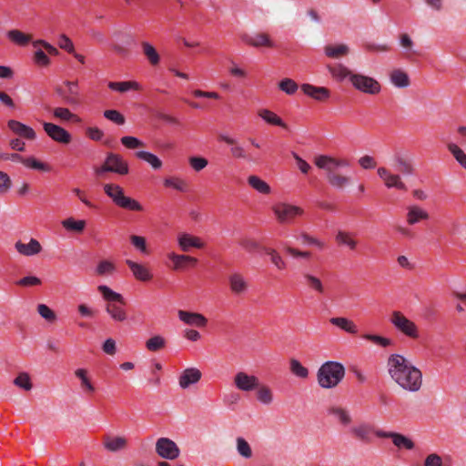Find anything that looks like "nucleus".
<instances>
[{
    "label": "nucleus",
    "mask_w": 466,
    "mask_h": 466,
    "mask_svg": "<svg viewBox=\"0 0 466 466\" xmlns=\"http://www.w3.org/2000/svg\"><path fill=\"white\" fill-rule=\"evenodd\" d=\"M315 165L326 172L329 184L338 189H342L351 182L350 177L338 172L339 167H350V161L345 158H336L328 155H319L314 158Z\"/></svg>",
    "instance_id": "2"
},
{
    "label": "nucleus",
    "mask_w": 466,
    "mask_h": 466,
    "mask_svg": "<svg viewBox=\"0 0 466 466\" xmlns=\"http://www.w3.org/2000/svg\"><path fill=\"white\" fill-rule=\"evenodd\" d=\"M262 250L268 256L271 264L278 270H285L287 268L286 260L277 249L269 247H262Z\"/></svg>",
    "instance_id": "34"
},
{
    "label": "nucleus",
    "mask_w": 466,
    "mask_h": 466,
    "mask_svg": "<svg viewBox=\"0 0 466 466\" xmlns=\"http://www.w3.org/2000/svg\"><path fill=\"white\" fill-rule=\"evenodd\" d=\"M62 226L69 231L80 233L86 228L85 220H76L74 218H68L62 221Z\"/></svg>",
    "instance_id": "51"
},
{
    "label": "nucleus",
    "mask_w": 466,
    "mask_h": 466,
    "mask_svg": "<svg viewBox=\"0 0 466 466\" xmlns=\"http://www.w3.org/2000/svg\"><path fill=\"white\" fill-rule=\"evenodd\" d=\"M303 279L307 286L312 290L319 294H323L325 292V287L319 278L309 273H304Z\"/></svg>",
    "instance_id": "44"
},
{
    "label": "nucleus",
    "mask_w": 466,
    "mask_h": 466,
    "mask_svg": "<svg viewBox=\"0 0 466 466\" xmlns=\"http://www.w3.org/2000/svg\"><path fill=\"white\" fill-rule=\"evenodd\" d=\"M66 89L57 87L56 93L63 98L64 102L69 106H77L80 103L79 86L76 81H65Z\"/></svg>",
    "instance_id": "12"
},
{
    "label": "nucleus",
    "mask_w": 466,
    "mask_h": 466,
    "mask_svg": "<svg viewBox=\"0 0 466 466\" xmlns=\"http://www.w3.org/2000/svg\"><path fill=\"white\" fill-rule=\"evenodd\" d=\"M15 248L19 254L26 257L37 255L42 251V246L35 238H31L27 244L18 240L15 243Z\"/></svg>",
    "instance_id": "24"
},
{
    "label": "nucleus",
    "mask_w": 466,
    "mask_h": 466,
    "mask_svg": "<svg viewBox=\"0 0 466 466\" xmlns=\"http://www.w3.org/2000/svg\"><path fill=\"white\" fill-rule=\"evenodd\" d=\"M165 346L166 339L160 335L153 336L146 341L147 349L153 352L162 350Z\"/></svg>",
    "instance_id": "53"
},
{
    "label": "nucleus",
    "mask_w": 466,
    "mask_h": 466,
    "mask_svg": "<svg viewBox=\"0 0 466 466\" xmlns=\"http://www.w3.org/2000/svg\"><path fill=\"white\" fill-rule=\"evenodd\" d=\"M43 128H44L45 132L46 133V135L52 140H54L57 143L66 145V144H69L72 140L71 134L67 130H66L65 128H63L62 127H60L58 125H56L53 123H48V122H44Z\"/></svg>",
    "instance_id": "14"
},
{
    "label": "nucleus",
    "mask_w": 466,
    "mask_h": 466,
    "mask_svg": "<svg viewBox=\"0 0 466 466\" xmlns=\"http://www.w3.org/2000/svg\"><path fill=\"white\" fill-rule=\"evenodd\" d=\"M136 156L146 162H147L152 168L159 169L162 167V161L154 154L147 151H138Z\"/></svg>",
    "instance_id": "47"
},
{
    "label": "nucleus",
    "mask_w": 466,
    "mask_h": 466,
    "mask_svg": "<svg viewBox=\"0 0 466 466\" xmlns=\"http://www.w3.org/2000/svg\"><path fill=\"white\" fill-rule=\"evenodd\" d=\"M107 172L125 176L129 173L128 162L119 154L107 153L103 164L94 167V173L97 177H103Z\"/></svg>",
    "instance_id": "6"
},
{
    "label": "nucleus",
    "mask_w": 466,
    "mask_h": 466,
    "mask_svg": "<svg viewBox=\"0 0 466 466\" xmlns=\"http://www.w3.org/2000/svg\"><path fill=\"white\" fill-rule=\"evenodd\" d=\"M236 449L238 453L244 459H250L252 457L251 447L243 437L236 439Z\"/></svg>",
    "instance_id": "50"
},
{
    "label": "nucleus",
    "mask_w": 466,
    "mask_h": 466,
    "mask_svg": "<svg viewBox=\"0 0 466 466\" xmlns=\"http://www.w3.org/2000/svg\"><path fill=\"white\" fill-rule=\"evenodd\" d=\"M164 186L173 187L180 192H186L188 189V184L186 180L175 177L166 178L164 180Z\"/></svg>",
    "instance_id": "52"
},
{
    "label": "nucleus",
    "mask_w": 466,
    "mask_h": 466,
    "mask_svg": "<svg viewBox=\"0 0 466 466\" xmlns=\"http://www.w3.org/2000/svg\"><path fill=\"white\" fill-rule=\"evenodd\" d=\"M167 257L173 262L172 268L174 270H178V269L182 268L183 264L185 262L196 264L198 261L197 258H195L193 257L187 256V255H178L174 252L167 254Z\"/></svg>",
    "instance_id": "41"
},
{
    "label": "nucleus",
    "mask_w": 466,
    "mask_h": 466,
    "mask_svg": "<svg viewBox=\"0 0 466 466\" xmlns=\"http://www.w3.org/2000/svg\"><path fill=\"white\" fill-rule=\"evenodd\" d=\"M289 370L293 375L299 379L305 380L309 377V370L296 359L289 360Z\"/></svg>",
    "instance_id": "49"
},
{
    "label": "nucleus",
    "mask_w": 466,
    "mask_h": 466,
    "mask_svg": "<svg viewBox=\"0 0 466 466\" xmlns=\"http://www.w3.org/2000/svg\"><path fill=\"white\" fill-rule=\"evenodd\" d=\"M390 80L398 88H406L410 85L409 75L400 68H395L390 73Z\"/></svg>",
    "instance_id": "31"
},
{
    "label": "nucleus",
    "mask_w": 466,
    "mask_h": 466,
    "mask_svg": "<svg viewBox=\"0 0 466 466\" xmlns=\"http://www.w3.org/2000/svg\"><path fill=\"white\" fill-rule=\"evenodd\" d=\"M392 325L404 335L417 339L419 337L416 324L406 318L400 311H393L390 317Z\"/></svg>",
    "instance_id": "9"
},
{
    "label": "nucleus",
    "mask_w": 466,
    "mask_h": 466,
    "mask_svg": "<svg viewBox=\"0 0 466 466\" xmlns=\"http://www.w3.org/2000/svg\"><path fill=\"white\" fill-rule=\"evenodd\" d=\"M104 116L117 125H124L126 121L124 116L119 111L115 109H108L104 111Z\"/></svg>",
    "instance_id": "60"
},
{
    "label": "nucleus",
    "mask_w": 466,
    "mask_h": 466,
    "mask_svg": "<svg viewBox=\"0 0 466 466\" xmlns=\"http://www.w3.org/2000/svg\"><path fill=\"white\" fill-rule=\"evenodd\" d=\"M233 381L238 390L252 391L258 388L259 380L258 377L245 371H238L235 374Z\"/></svg>",
    "instance_id": "15"
},
{
    "label": "nucleus",
    "mask_w": 466,
    "mask_h": 466,
    "mask_svg": "<svg viewBox=\"0 0 466 466\" xmlns=\"http://www.w3.org/2000/svg\"><path fill=\"white\" fill-rule=\"evenodd\" d=\"M156 452L166 460H175L180 454V450L175 441L168 438H159L156 442Z\"/></svg>",
    "instance_id": "10"
},
{
    "label": "nucleus",
    "mask_w": 466,
    "mask_h": 466,
    "mask_svg": "<svg viewBox=\"0 0 466 466\" xmlns=\"http://www.w3.org/2000/svg\"><path fill=\"white\" fill-rule=\"evenodd\" d=\"M103 190L116 206L130 211L143 210V206L137 200L127 197L124 188L119 185L106 183L103 185Z\"/></svg>",
    "instance_id": "5"
},
{
    "label": "nucleus",
    "mask_w": 466,
    "mask_h": 466,
    "mask_svg": "<svg viewBox=\"0 0 466 466\" xmlns=\"http://www.w3.org/2000/svg\"><path fill=\"white\" fill-rule=\"evenodd\" d=\"M329 322L332 325L345 330L346 332H348L350 334H356L358 332L356 324L352 320H350L347 318H343V317L331 318L329 319Z\"/></svg>",
    "instance_id": "38"
},
{
    "label": "nucleus",
    "mask_w": 466,
    "mask_h": 466,
    "mask_svg": "<svg viewBox=\"0 0 466 466\" xmlns=\"http://www.w3.org/2000/svg\"><path fill=\"white\" fill-rule=\"evenodd\" d=\"M37 312L43 319L49 322H53L56 319V313L45 304H39L37 306Z\"/></svg>",
    "instance_id": "62"
},
{
    "label": "nucleus",
    "mask_w": 466,
    "mask_h": 466,
    "mask_svg": "<svg viewBox=\"0 0 466 466\" xmlns=\"http://www.w3.org/2000/svg\"><path fill=\"white\" fill-rule=\"evenodd\" d=\"M53 115L56 118H58L62 121H72L76 123H79L81 121V118L78 116L72 113L66 107H55L53 109Z\"/></svg>",
    "instance_id": "42"
},
{
    "label": "nucleus",
    "mask_w": 466,
    "mask_h": 466,
    "mask_svg": "<svg viewBox=\"0 0 466 466\" xmlns=\"http://www.w3.org/2000/svg\"><path fill=\"white\" fill-rule=\"evenodd\" d=\"M272 210L278 221L282 224H291L304 214L303 208L288 203H279L273 206Z\"/></svg>",
    "instance_id": "7"
},
{
    "label": "nucleus",
    "mask_w": 466,
    "mask_h": 466,
    "mask_svg": "<svg viewBox=\"0 0 466 466\" xmlns=\"http://www.w3.org/2000/svg\"><path fill=\"white\" fill-rule=\"evenodd\" d=\"M327 69L333 78L340 82L345 78H349L350 81V76L354 75L353 72L342 64L328 65Z\"/></svg>",
    "instance_id": "35"
},
{
    "label": "nucleus",
    "mask_w": 466,
    "mask_h": 466,
    "mask_svg": "<svg viewBox=\"0 0 466 466\" xmlns=\"http://www.w3.org/2000/svg\"><path fill=\"white\" fill-rule=\"evenodd\" d=\"M300 87L305 95L318 101H326L330 96V91L324 86H315L310 84H303Z\"/></svg>",
    "instance_id": "25"
},
{
    "label": "nucleus",
    "mask_w": 466,
    "mask_h": 466,
    "mask_svg": "<svg viewBox=\"0 0 466 466\" xmlns=\"http://www.w3.org/2000/svg\"><path fill=\"white\" fill-rule=\"evenodd\" d=\"M177 315L181 321L189 326L204 328L208 324V319L204 315L198 312H190L180 309L178 310Z\"/></svg>",
    "instance_id": "18"
},
{
    "label": "nucleus",
    "mask_w": 466,
    "mask_h": 466,
    "mask_svg": "<svg viewBox=\"0 0 466 466\" xmlns=\"http://www.w3.org/2000/svg\"><path fill=\"white\" fill-rule=\"evenodd\" d=\"M335 240L338 245L345 246L350 250H355L358 246V240L354 238L353 233L346 230H338L335 235Z\"/></svg>",
    "instance_id": "32"
},
{
    "label": "nucleus",
    "mask_w": 466,
    "mask_h": 466,
    "mask_svg": "<svg viewBox=\"0 0 466 466\" xmlns=\"http://www.w3.org/2000/svg\"><path fill=\"white\" fill-rule=\"evenodd\" d=\"M103 445L108 451L116 452L127 448V440L122 436L111 437L109 435H105L103 437Z\"/></svg>",
    "instance_id": "29"
},
{
    "label": "nucleus",
    "mask_w": 466,
    "mask_h": 466,
    "mask_svg": "<svg viewBox=\"0 0 466 466\" xmlns=\"http://www.w3.org/2000/svg\"><path fill=\"white\" fill-rule=\"evenodd\" d=\"M350 83L355 89L368 95H377L381 90L380 84L375 78L360 73L350 76Z\"/></svg>",
    "instance_id": "8"
},
{
    "label": "nucleus",
    "mask_w": 466,
    "mask_h": 466,
    "mask_svg": "<svg viewBox=\"0 0 466 466\" xmlns=\"http://www.w3.org/2000/svg\"><path fill=\"white\" fill-rule=\"evenodd\" d=\"M407 223L409 225H415L421 220H426L429 218V213L422 209L420 207L413 205L408 208L407 212Z\"/></svg>",
    "instance_id": "33"
},
{
    "label": "nucleus",
    "mask_w": 466,
    "mask_h": 466,
    "mask_svg": "<svg viewBox=\"0 0 466 466\" xmlns=\"http://www.w3.org/2000/svg\"><path fill=\"white\" fill-rule=\"evenodd\" d=\"M323 51L325 56L329 58L340 59L350 54V48L347 44L343 43L329 44L324 46Z\"/></svg>",
    "instance_id": "27"
},
{
    "label": "nucleus",
    "mask_w": 466,
    "mask_h": 466,
    "mask_svg": "<svg viewBox=\"0 0 466 466\" xmlns=\"http://www.w3.org/2000/svg\"><path fill=\"white\" fill-rule=\"evenodd\" d=\"M448 151L452 155L456 161L466 169V154L465 152L455 143L448 142L446 144Z\"/></svg>",
    "instance_id": "43"
},
{
    "label": "nucleus",
    "mask_w": 466,
    "mask_h": 466,
    "mask_svg": "<svg viewBox=\"0 0 466 466\" xmlns=\"http://www.w3.org/2000/svg\"><path fill=\"white\" fill-rule=\"evenodd\" d=\"M75 375L81 380V388L87 392L93 393L96 389L92 384L91 380L87 377V371L85 369H77L75 371Z\"/></svg>",
    "instance_id": "48"
},
{
    "label": "nucleus",
    "mask_w": 466,
    "mask_h": 466,
    "mask_svg": "<svg viewBox=\"0 0 466 466\" xmlns=\"http://www.w3.org/2000/svg\"><path fill=\"white\" fill-rule=\"evenodd\" d=\"M218 139L231 146L230 153L234 158L254 161L253 157L246 152L245 148L235 138L220 134Z\"/></svg>",
    "instance_id": "17"
},
{
    "label": "nucleus",
    "mask_w": 466,
    "mask_h": 466,
    "mask_svg": "<svg viewBox=\"0 0 466 466\" xmlns=\"http://www.w3.org/2000/svg\"><path fill=\"white\" fill-rule=\"evenodd\" d=\"M375 435L381 439H390L398 449L413 450L415 443L409 437L395 431H377Z\"/></svg>",
    "instance_id": "13"
},
{
    "label": "nucleus",
    "mask_w": 466,
    "mask_h": 466,
    "mask_svg": "<svg viewBox=\"0 0 466 466\" xmlns=\"http://www.w3.org/2000/svg\"><path fill=\"white\" fill-rule=\"evenodd\" d=\"M239 245L248 252H253L258 249H262L259 243L249 237H244L239 240Z\"/></svg>",
    "instance_id": "59"
},
{
    "label": "nucleus",
    "mask_w": 466,
    "mask_h": 466,
    "mask_svg": "<svg viewBox=\"0 0 466 466\" xmlns=\"http://www.w3.org/2000/svg\"><path fill=\"white\" fill-rule=\"evenodd\" d=\"M188 162L190 167L197 172L204 169L208 164V160L202 157H190Z\"/></svg>",
    "instance_id": "63"
},
{
    "label": "nucleus",
    "mask_w": 466,
    "mask_h": 466,
    "mask_svg": "<svg viewBox=\"0 0 466 466\" xmlns=\"http://www.w3.org/2000/svg\"><path fill=\"white\" fill-rule=\"evenodd\" d=\"M177 241L179 248L184 252L189 251L191 248H202L204 247V242L199 238L187 233L180 234Z\"/></svg>",
    "instance_id": "30"
},
{
    "label": "nucleus",
    "mask_w": 466,
    "mask_h": 466,
    "mask_svg": "<svg viewBox=\"0 0 466 466\" xmlns=\"http://www.w3.org/2000/svg\"><path fill=\"white\" fill-rule=\"evenodd\" d=\"M125 262L128 266L136 279L143 282H147L152 279L153 274L146 265L135 262L131 259H127Z\"/></svg>",
    "instance_id": "19"
},
{
    "label": "nucleus",
    "mask_w": 466,
    "mask_h": 466,
    "mask_svg": "<svg viewBox=\"0 0 466 466\" xmlns=\"http://www.w3.org/2000/svg\"><path fill=\"white\" fill-rule=\"evenodd\" d=\"M258 116L270 125L279 126L282 127H287L286 124L279 116H277L274 112L268 109H260L258 111Z\"/></svg>",
    "instance_id": "45"
},
{
    "label": "nucleus",
    "mask_w": 466,
    "mask_h": 466,
    "mask_svg": "<svg viewBox=\"0 0 466 466\" xmlns=\"http://www.w3.org/2000/svg\"><path fill=\"white\" fill-rule=\"evenodd\" d=\"M202 377L201 371L197 368H187L180 374L178 378L179 387L183 390L198 383Z\"/></svg>",
    "instance_id": "21"
},
{
    "label": "nucleus",
    "mask_w": 466,
    "mask_h": 466,
    "mask_svg": "<svg viewBox=\"0 0 466 466\" xmlns=\"http://www.w3.org/2000/svg\"><path fill=\"white\" fill-rule=\"evenodd\" d=\"M228 284L231 292L240 296L245 294L248 289V283L240 273H232L228 277Z\"/></svg>",
    "instance_id": "23"
},
{
    "label": "nucleus",
    "mask_w": 466,
    "mask_h": 466,
    "mask_svg": "<svg viewBox=\"0 0 466 466\" xmlns=\"http://www.w3.org/2000/svg\"><path fill=\"white\" fill-rule=\"evenodd\" d=\"M361 338L382 348H387L392 344L391 339L375 334H363Z\"/></svg>",
    "instance_id": "56"
},
{
    "label": "nucleus",
    "mask_w": 466,
    "mask_h": 466,
    "mask_svg": "<svg viewBox=\"0 0 466 466\" xmlns=\"http://www.w3.org/2000/svg\"><path fill=\"white\" fill-rule=\"evenodd\" d=\"M97 290L103 296L104 299L107 301L106 305V311L116 321H124L127 319V313L121 307L126 304L123 296L112 290L106 285L97 287Z\"/></svg>",
    "instance_id": "4"
},
{
    "label": "nucleus",
    "mask_w": 466,
    "mask_h": 466,
    "mask_svg": "<svg viewBox=\"0 0 466 466\" xmlns=\"http://www.w3.org/2000/svg\"><path fill=\"white\" fill-rule=\"evenodd\" d=\"M242 40L246 44L254 47L265 46L272 48L275 46L274 42L271 40L270 36L266 33H257L253 35H244L242 36Z\"/></svg>",
    "instance_id": "22"
},
{
    "label": "nucleus",
    "mask_w": 466,
    "mask_h": 466,
    "mask_svg": "<svg viewBox=\"0 0 466 466\" xmlns=\"http://www.w3.org/2000/svg\"><path fill=\"white\" fill-rule=\"evenodd\" d=\"M329 415L332 416L341 426L347 427L352 422L350 411L341 406H330L328 409Z\"/></svg>",
    "instance_id": "26"
},
{
    "label": "nucleus",
    "mask_w": 466,
    "mask_h": 466,
    "mask_svg": "<svg viewBox=\"0 0 466 466\" xmlns=\"http://www.w3.org/2000/svg\"><path fill=\"white\" fill-rule=\"evenodd\" d=\"M345 376L344 366L337 361L323 363L317 372V380L323 389H332L339 385Z\"/></svg>",
    "instance_id": "3"
},
{
    "label": "nucleus",
    "mask_w": 466,
    "mask_h": 466,
    "mask_svg": "<svg viewBox=\"0 0 466 466\" xmlns=\"http://www.w3.org/2000/svg\"><path fill=\"white\" fill-rule=\"evenodd\" d=\"M130 241L132 245L143 254H148L146 238L141 236L131 235Z\"/></svg>",
    "instance_id": "61"
},
{
    "label": "nucleus",
    "mask_w": 466,
    "mask_h": 466,
    "mask_svg": "<svg viewBox=\"0 0 466 466\" xmlns=\"http://www.w3.org/2000/svg\"><path fill=\"white\" fill-rule=\"evenodd\" d=\"M14 384L25 390H30L33 387L30 376L26 372H21L14 380Z\"/></svg>",
    "instance_id": "58"
},
{
    "label": "nucleus",
    "mask_w": 466,
    "mask_h": 466,
    "mask_svg": "<svg viewBox=\"0 0 466 466\" xmlns=\"http://www.w3.org/2000/svg\"><path fill=\"white\" fill-rule=\"evenodd\" d=\"M377 174L382 179L387 188H396L407 190V186L403 182L400 174L392 173L389 168L380 167L377 169Z\"/></svg>",
    "instance_id": "11"
},
{
    "label": "nucleus",
    "mask_w": 466,
    "mask_h": 466,
    "mask_svg": "<svg viewBox=\"0 0 466 466\" xmlns=\"http://www.w3.org/2000/svg\"><path fill=\"white\" fill-rule=\"evenodd\" d=\"M116 271V266L113 262L104 259L98 262L96 272L99 276L111 275Z\"/></svg>",
    "instance_id": "55"
},
{
    "label": "nucleus",
    "mask_w": 466,
    "mask_h": 466,
    "mask_svg": "<svg viewBox=\"0 0 466 466\" xmlns=\"http://www.w3.org/2000/svg\"><path fill=\"white\" fill-rule=\"evenodd\" d=\"M279 88L287 95H294L297 92L299 86L293 79L284 78L279 83Z\"/></svg>",
    "instance_id": "57"
},
{
    "label": "nucleus",
    "mask_w": 466,
    "mask_h": 466,
    "mask_svg": "<svg viewBox=\"0 0 466 466\" xmlns=\"http://www.w3.org/2000/svg\"><path fill=\"white\" fill-rule=\"evenodd\" d=\"M248 182L250 187H252L255 190L261 194L270 193V187L268 186V184L262 180L258 176H249L248 178Z\"/></svg>",
    "instance_id": "46"
},
{
    "label": "nucleus",
    "mask_w": 466,
    "mask_h": 466,
    "mask_svg": "<svg viewBox=\"0 0 466 466\" xmlns=\"http://www.w3.org/2000/svg\"><path fill=\"white\" fill-rule=\"evenodd\" d=\"M24 166L28 168L43 172H49L51 170L50 167L47 164L37 160L34 157H25L24 161Z\"/></svg>",
    "instance_id": "54"
},
{
    "label": "nucleus",
    "mask_w": 466,
    "mask_h": 466,
    "mask_svg": "<svg viewBox=\"0 0 466 466\" xmlns=\"http://www.w3.org/2000/svg\"><path fill=\"white\" fill-rule=\"evenodd\" d=\"M371 424L368 422H360L350 428V432L351 436L365 444H370L372 441V434H375L377 431Z\"/></svg>",
    "instance_id": "16"
},
{
    "label": "nucleus",
    "mask_w": 466,
    "mask_h": 466,
    "mask_svg": "<svg viewBox=\"0 0 466 466\" xmlns=\"http://www.w3.org/2000/svg\"><path fill=\"white\" fill-rule=\"evenodd\" d=\"M108 87L111 90L126 93L129 90H140L141 86L136 81L109 82Z\"/></svg>",
    "instance_id": "39"
},
{
    "label": "nucleus",
    "mask_w": 466,
    "mask_h": 466,
    "mask_svg": "<svg viewBox=\"0 0 466 466\" xmlns=\"http://www.w3.org/2000/svg\"><path fill=\"white\" fill-rule=\"evenodd\" d=\"M57 45L61 49H64L70 54H73L75 51L73 42L65 34H62L59 35L58 40H57Z\"/></svg>",
    "instance_id": "64"
},
{
    "label": "nucleus",
    "mask_w": 466,
    "mask_h": 466,
    "mask_svg": "<svg viewBox=\"0 0 466 466\" xmlns=\"http://www.w3.org/2000/svg\"><path fill=\"white\" fill-rule=\"evenodd\" d=\"M255 390H256L257 400L260 403H262L264 405H270L273 402V400H274L273 391L268 386L260 384V382H258V386L257 389H255Z\"/></svg>",
    "instance_id": "37"
},
{
    "label": "nucleus",
    "mask_w": 466,
    "mask_h": 466,
    "mask_svg": "<svg viewBox=\"0 0 466 466\" xmlns=\"http://www.w3.org/2000/svg\"><path fill=\"white\" fill-rule=\"evenodd\" d=\"M7 127L13 133L25 139L35 140L36 137V134L31 127L26 126L17 120H9L7 122Z\"/></svg>",
    "instance_id": "20"
},
{
    "label": "nucleus",
    "mask_w": 466,
    "mask_h": 466,
    "mask_svg": "<svg viewBox=\"0 0 466 466\" xmlns=\"http://www.w3.org/2000/svg\"><path fill=\"white\" fill-rule=\"evenodd\" d=\"M391 380L402 390L417 392L422 386V372L400 354H391L387 361Z\"/></svg>",
    "instance_id": "1"
},
{
    "label": "nucleus",
    "mask_w": 466,
    "mask_h": 466,
    "mask_svg": "<svg viewBox=\"0 0 466 466\" xmlns=\"http://www.w3.org/2000/svg\"><path fill=\"white\" fill-rule=\"evenodd\" d=\"M392 161L394 168L400 174L404 176H410L414 174L415 167L410 159H408L400 154H395Z\"/></svg>",
    "instance_id": "28"
},
{
    "label": "nucleus",
    "mask_w": 466,
    "mask_h": 466,
    "mask_svg": "<svg viewBox=\"0 0 466 466\" xmlns=\"http://www.w3.org/2000/svg\"><path fill=\"white\" fill-rule=\"evenodd\" d=\"M6 37L15 45L25 46L32 41V35L18 29H11L6 32Z\"/></svg>",
    "instance_id": "36"
},
{
    "label": "nucleus",
    "mask_w": 466,
    "mask_h": 466,
    "mask_svg": "<svg viewBox=\"0 0 466 466\" xmlns=\"http://www.w3.org/2000/svg\"><path fill=\"white\" fill-rule=\"evenodd\" d=\"M142 52L152 66H157L160 62V56L157 49L148 42L141 43Z\"/></svg>",
    "instance_id": "40"
}]
</instances>
